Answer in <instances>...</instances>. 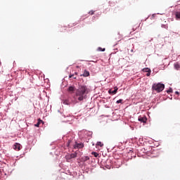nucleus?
Here are the masks:
<instances>
[{
	"mask_svg": "<svg viewBox=\"0 0 180 180\" xmlns=\"http://www.w3.org/2000/svg\"><path fill=\"white\" fill-rule=\"evenodd\" d=\"M86 95H88V87L85 85L79 86V87L76 90L75 96L80 102L86 98Z\"/></svg>",
	"mask_w": 180,
	"mask_h": 180,
	"instance_id": "1",
	"label": "nucleus"
},
{
	"mask_svg": "<svg viewBox=\"0 0 180 180\" xmlns=\"http://www.w3.org/2000/svg\"><path fill=\"white\" fill-rule=\"evenodd\" d=\"M165 88V85L161 83L153 84L152 86V89L153 91H155L156 92H162Z\"/></svg>",
	"mask_w": 180,
	"mask_h": 180,
	"instance_id": "2",
	"label": "nucleus"
},
{
	"mask_svg": "<svg viewBox=\"0 0 180 180\" xmlns=\"http://www.w3.org/2000/svg\"><path fill=\"white\" fill-rule=\"evenodd\" d=\"M22 148V145L20 143H16L15 144L13 145V149L15 150V151H20Z\"/></svg>",
	"mask_w": 180,
	"mask_h": 180,
	"instance_id": "3",
	"label": "nucleus"
},
{
	"mask_svg": "<svg viewBox=\"0 0 180 180\" xmlns=\"http://www.w3.org/2000/svg\"><path fill=\"white\" fill-rule=\"evenodd\" d=\"M74 148H84V143H78L77 142H75Z\"/></svg>",
	"mask_w": 180,
	"mask_h": 180,
	"instance_id": "4",
	"label": "nucleus"
},
{
	"mask_svg": "<svg viewBox=\"0 0 180 180\" xmlns=\"http://www.w3.org/2000/svg\"><path fill=\"white\" fill-rule=\"evenodd\" d=\"M139 122H141L142 123H146L147 117H139L138 118Z\"/></svg>",
	"mask_w": 180,
	"mask_h": 180,
	"instance_id": "5",
	"label": "nucleus"
},
{
	"mask_svg": "<svg viewBox=\"0 0 180 180\" xmlns=\"http://www.w3.org/2000/svg\"><path fill=\"white\" fill-rule=\"evenodd\" d=\"M89 71L84 70L82 75H80V77H89Z\"/></svg>",
	"mask_w": 180,
	"mask_h": 180,
	"instance_id": "6",
	"label": "nucleus"
},
{
	"mask_svg": "<svg viewBox=\"0 0 180 180\" xmlns=\"http://www.w3.org/2000/svg\"><path fill=\"white\" fill-rule=\"evenodd\" d=\"M68 92H70V94H74V92H75V87L70 86H69L68 89Z\"/></svg>",
	"mask_w": 180,
	"mask_h": 180,
	"instance_id": "7",
	"label": "nucleus"
},
{
	"mask_svg": "<svg viewBox=\"0 0 180 180\" xmlns=\"http://www.w3.org/2000/svg\"><path fill=\"white\" fill-rule=\"evenodd\" d=\"M143 72H151V70L148 68H145L142 70Z\"/></svg>",
	"mask_w": 180,
	"mask_h": 180,
	"instance_id": "8",
	"label": "nucleus"
},
{
	"mask_svg": "<svg viewBox=\"0 0 180 180\" xmlns=\"http://www.w3.org/2000/svg\"><path fill=\"white\" fill-rule=\"evenodd\" d=\"M70 156V158H77V152H75L74 153H71L69 155Z\"/></svg>",
	"mask_w": 180,
	"mask_h": 180,
	"instance_id": "9",
	"label": "nucleus"
},
{
	"mask_svg": "<svg viewBox=\"0 0 180 180\" xmlns=\"http://www.w3.org/2000/svg\"><path fill=\"white\" fill-rule=\"evenodd\" d=\"M40 123H43V120L39 119L38 122L35 124V127H39L40 126Z\"/></svg>",
	"mask_w": 180,
	"mask_h": 180,
	"instance_id": "10",
	"label": "nucleus"
},
{
	"mask_svg": "<svg viewBox=\"0 0 180 180\" xmlns=\"http://www.w3.org/2000/svg\"><path fill=\"white\" fill-rule=\"evenodd\" d=\"M175 16L177 19H180V11H176L175 13Z\"/></svg>",
	"mask_w": 180,
	"mask_h": 180,
	"instance_id": "11",
	"label": "nucleus"
},
{
	"mask_svg": "<svg viewBox=\"0 0 180 180\" xmlns=\"http://www.w3.org/2000/svg\"><path fill=\"white\" fill-rule=\"evenodd\" d=\"M174 68L175 70H179L180 65H179V63H174Z\"/></svg>",
	"mask_w": 180,
	"mask_h": 180,
	"instance_id": "12",
	"label": "nucleus"
},
{
	"mask_svg": "<svg viewBox=\"0 0 180 180\" xmlns=\"http://www.w3.org/2000/svg\"><path fill=\"white\" fill-rule=\"evenodd\" d=\"M116 92H117V89H115V90L112 91H109V94H112L113 95H115V94H116Z\"/></svg>",
	"mask_w": 180,
	"mask_h": 180,
	"instance_id": "13",
	"label": "nucleus"
},
{
	"mask_svg": "<svg viewBox=\"0 0 180 180\" xmlns=\"http://www.w3.org/2000/svg\"><path fill=\"white\" fill-rule=\"evenodd\" d=\"M91 154H92V155H94V157H96V158L99 157V153H98L96 152H92Z\"/></svg>",
	"mask_w": 180,
	"mask_h": 180,
	"instance_id": "14",
	"label": "nucleus"
},
{
	"mask_svg": "<svg viewBox=\"0 0 180 180\" xmlns=\"http://www.w3.org/2000/svg\"><path fill=\"white\" fill-rule=\"evenodd\" d=\"M69 78H73V79H77V77H75V75H70Z\"/></svg>",
	"mask_w": 180,
	"mask_h": 180,
	"instance_id": "15",
	"label": "nucleus"
},
{
	"mask_svg": "<svg viewBox=\"0 0 180 180\" xmlns=\"http://www.w3.org/2000/svg\"><path fill=\"white\" fill-rule=\"evenodd\" d=\"M63 104L64 105H70V101H68V100L63 101Z\"/></svg>",
	"mask_w": 180,
	"mask_h": 180,
	"instance_id": "16",
	"label": "nucleus"
},
{
	"mask_svg": "<svg viewBox=\"0 0 180 180\" xmlns=\"http://www.w3.org/2000/svg\"><path fill=\"white\" fill-rule=\"evenodd\" d=\"M96 146H100V147H103V143H102V142L99 141V142H97Z\"/></svg>",
	"mask_w": 180,
	"mask_h": 180,
	"instance_id": "17",
	"label": "nucleus"
},
{
	"mask_svg": "<svg viewBox=\"0 0 180 180\" xmlns=\"http://www.w3.org/2000/svg\"><path fill=\"white\" fill-rule=\"evenodd\" d=\"M65 158L67 160V161H68L69 160H72L71 157L70 156V155H68L65 156Z\"/></svg>",
	"mask_w": 180,
	"mask_h": 180,
	"instance_id": "18",
	"label": "nucleus"
},
{
	"mask_svg": "<svg viewBox=\"0 0 180 180\" xmlns=\"http://www.w3.org/2000/svg\"><path fill=\"white\" fill-rule=\"evenodd\" d=\"M88 160H89V157L85 156V157L84 158V161H88Z\"/></svg>",
	"mask_w": 180,
	"mask_h": 180,
	"instance_id": "19",
	"label": "nucleus"
},
{
	"mask_svg": "<svg viewBox=\"0 0 180 180\" xmlns=\"http://www.w3.org/2000/svg\"><path fill=\"white\" fill-rule=\"evenodd\" d=\"M70 144H71V140H69L66 144L67 147H70Z\"/></svg>",
	"mask_w": 180,
	"mask_h": 180,
	"instance_id": "20",
	"label": "nucleus"
},
{
	"mask_svg": "<svg viewBox=\"0 0 180 180\" xmlns=\"http://www.w3.org/2000/svg\"><path fill=\"white\" fill-rule=\"evenodd\" d=\"M94 13H95V11H90L89 12V15H94Z\"/></svg>",
	"mask_w": 180,
	"mask_h": 180,
	"instance_id": "21",
	"label": "nucleus"
},
{
	"mask_svg": "<svg viewBox=\"0 0 180 180\" xmlns=\"http://www.w3.org/2000/svg\"><path fill=\"white\" fill-rule=\"evenodd\" d=\"M123 102V99H120L117 101V103H122Z\"/></svg>",
	"mask_w": 180,
	"mask_h": 180,
	"instance_id": "22",
	"label": "nucleus"
},
{
	"mask_svg": "<svg viewBox=\"0 0 180 180\" xmlns=\"http://www.w3.org/2000/svg\"><path fill=\"white\" fill-rule=\"evenodd\" d=\"M155 18V14H153L150 17L151 20Z\"/></svg>",
	"mask_w": 180,
	"mask_h": 180,
	"instance_id": "23",
	"label": "nucleus"
},
{
	"mask_svg": "<svg viewBox=\"0 0 180 180\" xmlns=\"http://www.w3.org/2000/svg\"><path fill=\"white\" fill-rule=\"evenodd\" d=\"M99 51H105V49H102L101 47L98 48Z\"/></svg>",
	"mask_w": 180,
	"mask_h": 180,
	"instance_id": "24",
	"label": "nucleus"
},
{
	"mask_svg": "<svg viewBox=\"0 0 180 180\" xmlns=\"http://www.w3.org/2000/svg\"><path fill=\"white\" fill-rule=\"evenodd\" d=\"M146 77H150L151 75V72H147Z\"/></svg>",
	"mask_w": 180,
	"mask_h": 180,
	"instance_id": "25",
	"label": "nucleus"
},
{
	"mask_svg": "<svg viewBox=\"0 0 180 180\" xmlns=\"http://www.w3.org/2000/svg\"><path fill=\"white\" fill-rule=\"evenodd\" d=\"M172 92V89H170L167 91V94H171Z\"/></svg>",
	"mask_w": 180,
	"mask_h": 180,
	"instance_id": "26",
	"label": "nucleus"
},
{
	"mask_svg": "<svg viewBox=\"0 0 180 180\" xmlns=\"http://www.w3.org/2000/svg\"><path fill=\"white\" fill-rule=\"evenodd\" d=\"M175 94H176V95H179V91H176Z\"/></svg>",
	"mask_w": 180,
	"mask_h": 180,
	"instance_id": "27",
	"label": "nucleus"
},
{
	"mask_svg": "<svg viewBox=\"0 0 180 180\" xmlns=\"http://www.w3.org/2000/svg\"><path fill=\"white\" fill-rule=\"evenodd\" d=\"M74 75H78L77 72H75Z\"/></svg>",
	"mask_w": 180,
	"mask_h": 180,
	"instance_id": "28",
	"label": "nucleus"
},
{
	"mask_svg": "<svg viewBox=\"0 0 180 180\" xmlns=\"http://www.w3.org/2000/svg\"><path fill=\"white\" fill-rule=\"evenodd\" d=\"M1 61H0V65H1Z\"/></svg>",
	"mask_w": 180,
	"mask_h": 180,
	"instance_id": "29",
	"label": "nucleus"
}]
</instances>
